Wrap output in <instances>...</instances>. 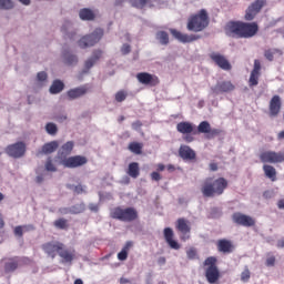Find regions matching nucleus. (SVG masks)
<instances>
[{"mask_svg": "<svg viewBox=\"0 0 284 284\" xmlns=\"http://www.w3.org/2000/svg\"><path fill=\"white\" fill-rule=\"evenodd\" d=\"M263 172L266 179H270L273 183L276 181V169L270 164L263 165Z\"/></svg>", "mask_w": 284, "mask_h": 284, "instance_id": "obj_28", "label": "nucleus"}, {"mask_svg": "<svg viewBox=\"0 0 284 284\" xmlns=\"http://www.w3.org/2000/svg\"><path fill=\"white\" fill-rule=\"evenodd\" d=\"M151 179H152V181H161V173L156 172V171L152 172Z\"/></svg>", "mask_w": 284, "mask_h": 284, "instance_id": "obj_53", "label": "nucleus"}, {"mask_svg": "<svg viewBox=\"0 0 284 284\" xmlns=\"http://www.w3.org/2000/svg\"><path fill=\"white\" fill-rule=\"evenodd\" d=\"M166 170L168 172H176V166H174L173 164H169L166 165Z\"/></svg>", "mask_w": 284, "mask_h": 284, "instance_id": "obj_59", "label": "nucleus"}, {"mask_svg": "<svg viewBox=\"0 0 284 284\" xmlns=\"http://www.w3.org/2000/svg\"><path fill=\"white\" fill-rule=\"evenodd\" d=\"M73 150H74V142L68 141L58 151V159H60L61 165H63V168H68L69 170L81 168L88 163V158L83 155L70 156Z\"/></svg>", "mask_w": 284, "mask_h": 284, "instance_id": "obj_1", "label": "nucleus"}, {"mask_svg": "<svg viewBox=\"0 0 284 284\" xmlns=\"http://www.w3.org/2000/svg\"><path fill=\"white\" fill-rule=\"evenodd\" d=\"M277 207H278V210H284V200H280L277 202Z\"/></svg>", "mask_w": 284, "mask_h": 284, "instance_id": "obj_61", "label": "nucleus"}, {"mask_svg": "<svg viewBox=\"0 0 284 284\" xmlns=\"http://www.w3.org/2000/svg\"><path fill=\"white\" fill-rule=\"evenodd\" d=\"M136 79L139 83H142V85H150L151 88H156V85L161 83L158 75L148 72L138 73Z\"/></svg>", "mask_w": 284, "mask_h": 284, "instance_id": "obj_14", "label": "nucleus"}, {"mask_svg": "<svg viewBox=\"0 0 284 284\" xmlns=\"http://www.w3.org/2000/svg\"><path fill=\"white\" fill-rule=\"evenodd\" d=\"M101 39H103V29L98 28L92 33L82 37L79 40L78 45L82 49L92 48L93 45H97Z\"/></svg>", "mask_w": 284, "mask_h": 284, "instance_id": "obj_8", "label": "nucleus"}, {"mask_svg": "<svg viewBox=\"0 0 284 284\" xmlns=\"http://www.w3.org/2000/svg\"><path fill=\"white\" fill-rule=\"evenodd\" d=\"M73 192L75 194H83V192H85V189H83V185L80 184V185L74 186Z\"/></svg>", "mask_w": 284, "mask_h": 284, "instance_id": "obj_52", "label": "nucleus"}, {"mask_svg": "<svg viewBox=\"0 0 284 284\" xmlns=\"http://www.w3.org/2000/svg\"><path fill=\"white\" fill-rule=\"evenodd\" d=\"M89 210H90L91 212H99V205H97V204H90V205H89Z\"/></svg>", "mask_w": 284, "mask_h": 284, "instance_id": "obj_56", "label": "nucleus"}, {"mask_svg": "<svg viewBox=\"0 0 284 284\" xmlns=\"http://www.w3.org/2000/svg\"><path fill=\"white\" fill-rule=\"evenodd\" d=\"M103 57V51L97 49L92 52V55L84 62V72L91 70L94 64Z\"/></svg>", "mask_w": 284, "mask_h": 284, "instance_id": "obj_22", "label": "nucleus"}, {"mask_svg": "<svg viewBox=\"0 0 284 284\" xmlns=\"http://www.w3.org/2000/svg\"><path fill=\"white\" fill-rule=\"evenodd\" d=\"M158 263H159V265H165V263H166V260H165V257H159L158 258Z\"/></svg>", "mask_w": 284, "mask_h": 284, "instance_id": "obj_60", "label": "nucleus"}, {"mask_svg": "<svg viewBox=\"0 0 284 284\" xmlns=\"http://www.w3.org/2000/svg\"><path fill=\"white\" fill-rule=\"evenodd\" d=\"M261 77V73H255L254 71H251V75L248 79V85L250 88H254V85H258V78Z\"/></svg>", "mask_w": 284, "mask_h": 284, "instance_id": "obj_39", "label": "nucleus"}, {"mask_svg": "<svg viewBox=\"0 0 284 284\" xmlns=\"http://www.w3.org/2000/svg\"><path fill=\"white\" fill-rule=\"evenodd\" d=\"M175 227L178 232L182 233L181 241H189L190 233L192 232V225L190 224V221L184 217H180L176 221Z\"/></svg>", "mask_w": 284, "mask_h": 284, "instance_id": "obj_15", "label": "nucleus"}, {"mask_svg": "<svg viewBox=\"0 0 284 284\" xmlns=\"http://www.w3.org/2000/svg\"><path fill=\"white\" fill-rule=\"evenodd\" d=\"M232 221L235 225H242V227H254L256 225V221L252 216L241 212L233 213Z\"/></svg>", "mask_w": 284, "mask_h": 284, "instance_id": "obj_13", "label": "nucleus"}, {"mask_svg": "<svg viewBox=\"0 0 284 284\" xmlns=\"http://www.w3.org/2000/svg\"><path fill=\"white\" fill-rule=\"evenodd\" d=\"M212 61L219 65L222 70H232V64H230V61L225 59L223 55L220 53H212L211 55Z\"/></svg>", "mask_w": 284, "mask_h": 284, "instance_id": "obj_23", "label": "nucleus"}, {"mask_svg": "<svg viewBox=\"0 0 284 284\" xmlns=\"http://www.w3.org/2000/svg\"><path fill=\"white\" fill-rule=\"evenodd\" d=\"M63 88H65V84L61 82V80L53 81L52 85L50 87V93L51 94H59V92H63Z\"/></svg>", "mask_w": 284, "mask_h": 284, "instance_id": "obj_31", "label": "nucleus"}, {"mask_svg": "<svg viewBox=\"0 0 284 284\" xmlns=\"http://www.w3.org/2000/svg\"><path fill=\"white\" fill-rule=\"evenodd\" d=\"M83 212V207L79 205H74L71 209H63L64 214H81Z\"/></svg>", "mask_w": 284, "mask_h": 284, "instance_id": "obj_41", "label": "nucleus"}, {"mask_svg": "<svg viewBox=\"0 0 284 284\" xmlns=\"http://www.w3.org/2000/svg\"><path fill=\"white\" fill-rule=\"evenodd\" d=\"M59 149V142L58 141H51L42 146V154H52V152H57Z\"/></svg>", "mask_w": 284, "mask_h": 284, "instance_id": "obj_29", "label": "nucleus"}, {"mask_svg": "<svg viewBox=\"0 0 284 284\" xmlns=\"http://www.w3.org/2000/svg\"><path fill=\"white\" fill-rule=\"evenodd\" d=\"M126 174L131 176V179H139L141 174V169L139 168V162H131L129 164Z\"/></svg>", "mask_w": 284, "mask_h": 284, "instance_id": "obj_27", "label": "nucleus"}, {"mask_svg": "<svg viewBox=\"0 0 284 284\" xmlns=\"http://www.w3.org/2000/svg\"><path fill=\"white\" fill-rule=\"evenodd\" d=\"M265 265L266 267H274V265H276V257L268 253Z\"/></svg>", "mask_w": 284, "mask_h": 284, "instance_id": "obj_47", "label": "nucleus"}, {"mask_svg": "<svg viewBox=\"0 0 284 284\" xmlns=\"http://www.w3.org/2000/svg\"><path fill=\"white\" fill-rule=\"evenodd\" d=\"M121 52L122 54H130V52H132V47H130V44H123L121 48Z\"/></svg>", "mask_w": 284, "mask_h": 284, "instance_id": "obj_51", "label": "nucleus"}, {"mask_svg": "<svg viewBox=\"0 0 284 284\" xmlns=\"http://www.w3.org/2000/svg\"><path fill=\"white\" fill-rule=\"evenodd\" d=\"M234 90H236V87L232 81L217 82L216 85L212 88L214 94H227L230 92H234Z\"/></svg>", "mask_w": 284, "mask_h": 284, "instance_id": "obj_18", "label": "nucleus"}, {"mask_svg": "<svg viewBox=\"0 0 284 284\" xmlns=\"http://www.w3.org/2000/svg\"><path fill=\"white\" fill-rule=\"evenodd\" d=\"M164 239L172 250H181L179 242L174 241V231L171 227L164 229Z\"/></svg>", "mask_w": 284, "mask_h": 284, "instance_id": "obj_24", "label": "nucleus"}, {"mask_svg": "<svg viewBox=\"0 0 284 284\" xmlns=\"http://www.w3.org/2000/svg\"><path fill=\"white\" fill-rule=\"evenodd\" d=\"M110 216L111 219L122 221L123 223H132V221H136L139 219V212H136V209L134 207L123 209L118 206L111 210Z\"/></svg>", "mask_w": 284, "mask_h": 284, "instance_id": "obj_7", "label": "nucleus"}, {"mask_svg": "<svg viewBox=\"0 0 284 284\" xmlns=\"http://www.w3.org/2000/svg\"><path fill=\"white\" fill-rule=\"evenodd\" d=\"M165 170V164H158V172H163Z\"/></svg>", "mask_w": 284, "mask_h": 284, "instance_id": "obj_62", "label": "nucleus"}, {"mask_svg": "<svg viewBox=\"0 0 284 284\" xmlns=\"http://www.w3.org/2000/svg\"><path fill=\"white\" fill-rule=\"evenodd\" d=\"M13 233L16 236H19L21 239L23 236V226H16Z\"/></svg>", "mask_w": 284, "mask_h": 284, "instance_id": "obj_49", "label": "nucleus"}, {"mask_svg": "<svg viewBox=\"0 0 284 284\" xmlns=\"http://www.w3.org/2000/svg\"><path fill=\"white\" fill-rule=\"evenodd\" d=\"M281 54V50L278 49H267L264 51V57L267 61H274V55Z\"/></svg>", "mask_w": 284, "mask_h": 284, "instance_id": "obj_37", "label": "nucleus"}, {"mask_svg": "<svg viewBox=\"0 0 284 284\" xmlns=\"http://www.w3.org/2000/svg\"><path fill=\"white\" fill-rule=\"evenodd\" d=\"M251 72H255L256 74H261V61L254 60V67Z\"/></svg>", "mask_w": 284, "mask_h": 284, "instance_id": "obj_48", "label": "nucleus"}, {"mask_svg": "<svg viewBox=\"0 0 284 284\" xmlns=\"http://www.w3.org/2000/svg\"><path fill=\"white\" fill-rule=\"evenodd\" d=\"M265 6H267V0L253 1L245 10L244 21H254Z\"/></svg>", "mask_w": 284, "mask_h": 284, "instance_id": "obj_9", "label": "nucleus"}, {"mask_svg": "<svg viewBox=\"0 0 284 284\" xmlns=\"http://www.w3.org/2000/svg\"><path fill=\"white\" fill-rule=\"evenodd\" d=\"M47 172H57V165L52 162V158H49L44 164Z\"/></svg>", "mask_w": 284, "mask_h": 284, "instance_id": "obj_45", "label": "nucleus"}, {"mask_svg": "<svg viewBox=\"0 0 284 284\" xmlns=\"http://www.w3.org/2000/svg\"><path fill=\"white\" fill-rule=\"evenodd\" d=\"M210 170H211V172H216V170H219V164H216V163H211V164H210Z\"/></svg>", "mask_w": 284, "mask_h": 284, "instance_id": "obj_57", "label": "nucleus"}, {"mask_svg": "<svg viewBox=\"0 0 284 284\" xmlns=\"http://www.w3.org/2000/svg\"><path fill=\"white\" fill-rule=\"evenodd\" d=\"M45 132H47V134L54 136L57 134V132H59V128H57V124L49 122L45 124Z\"/></svg>", "mask_w": 284, "mask_h": 284, "instance_id": "obj_38", "label": "nucleus"}, {"mask_svg": "<svg viewBox=\"0 0 284 284\" xmlns=\"http://www.w3.org/2000/svg\"><path fill=\"white\" fill-rule=\"evenodd\" d=\"M120 283L121 284H126V283H130V280L125 278V277H121L120 278Z\"/></svg>", "mask_w": 284, "mask_h": 284, "instance_id": "obj_63", "label": "nucleus"}, {"mask_svg": "<svg viewBox=\"0 0 284 284\" xmlns=\"http://www.w3.org/2000/svg\"><path fill=\"white\" fill-rule=\"evenodd\" d=\"M130 152H133V154H142L143 152V144L139 142H131L129 144Z\"/></svg>", "mask_w": 284, "mask_h": 284, "instance_id": "obj_34", "label": "nucleus"}, {"mask_svg": "<svg viewBox=\"0 0 284 284\" xmlns=\"http://www.w3.org/2000/svg\"><path fill=\"white\" fill-rule=\"evenodd\" d=\"M79 17L81 21H94L97 19V13L92 9L83 8L79 11Z\"/></svg>", "mask_w": 284, "mask_h": 284, "instance_id": "obj_26", "label": "nucleus"}, {"mask_svg": "<svg viewBox=\"0 0 284 284\" xmlns=\"http://www.w3.org/2000/svg\"><path fill=\"white\" fill-rule=\"evenodd\" d=\"M37 79L38 81H48V73H45V71H41L37 74Z\"/></svg>", "mask_w": 284, "mask_h": 284, "instance_id": "obj_50", "label": "nucleus"}, {"mask_svg": "<svg viewBox=\"0 0 284 284\" xmlns=\"http://www.w3.org/2000/svg\"><path fill=\"white\" fill-rule=\"evenodd\" d=\"M186 256L190 261H194L196 258H199V253L196 251V248L194 247H190L187 251H186Z\"/></svg>", "mask_w": 284, "mask_h": 284, "instance_id": "obj_44", "label": "nucleus"}, {"mask_svg": "<svg viewBox=\"0 0 284 284\" xmlns=\"http://www.w3.org/2000/svg\"><path fill=\"white\" fill-rule=\"evenodd\" d=\"M134 245L132 241H128L125 245L122 247L121 252L118 253L119 261H128V254L130 253V248Z\"/></svg>", "mask_w": 284, "mask_h": 284, "instance_id": "obj_30", "label": "nucleus"}, {"mask_svg": "<svg viewBox=\"0 0 284 284\" xmlns=\"http://www.w3.org/2000/svg\"><path fill=\"white\" fill-rule=\"evenodd\" d=\"M8 156L11 159H21V156H26V143L24 142H16L10 144L4 150Z\"/></svg>", "mask_w": 284, "mask_h": 284, "instance_id": "obj_12", "label": "nucleus"}, {"mask_svg": "<svg viewBox=\"0 0 284 284\" xmlns=\"http://www.w3.org/2000/svg\"><path fill=\"white\" fill-rule=\"evenodd\" d=\"M54 227L57 230H68L70 227V224H68V220L60 217L53 222Z\"/></svg>", "mask_w": 284, "mask_h": 284, "instance_id": "obj_35", "label": "nucleus"}, {"mask_svg": "<svg viewBox=\"0 0 284 284\" xmlns=\"http://www.w3.org/2000/svg\"><path fill=\"white\" fill-rule=\"evenodd\" d=\"M281 108H283L281 95H273L268 104L270 116L281 114Z\"/></svg>", "mask_w": 284, "mask_h": 284, "instance_id": "obj_19", "label": "nucleus"}, {"mask_svg": "<svg viewBox=\"0 0 284 284\" xmlns=\"http://www.w3.org/2000/svg\"><path fill=\"white\" fill-rule=\"evenodd\" d=\"M142 125H143V123H141V121H139V120L132 123V128L134 130H139V128H141Z\"/></svg>", "mask_w": 284, "mask_h": 284, "instance_id": "obj_55", "label": "nucleus"}, {"mask_svg": "<svg viewBox=\"0 0 284 284\" xmlns=\"http://www.w3.org/2000/svg\"><path fill=\"white\" fill-rule=\"evenodd\" d=\"M156 40L160 41L161 45H168L170 43V34L165 31L156 32Z\"/></svg>", "mask_w": 284, "mask_h": 284, "instance_id": "obj_32", "label": "nucleus"}, {"mask_svg": "<svg viewBox=\"0 0 284 284\" xmlns=\"http://www.w3.org/2000/svg\"><path fill=\"white\" fill-rule=\"evenodd\" d=\"M229 182L225 178H206L201 185V193L204 199L221 196L227 190Z\"/></svg>", "mask_w": 284, "mask_h": 284, "instance_id": "obj_4", "label": "nucleus"}, {"mask_svg": "<svg viewBox=\"0 0 284 284\" xmlns=\"http://www.w3.org/2000/svg\"><path fill=\"white\" fill-rule=\"evenodd\" d=\"M170 33L174 39L180 41V43H192L194 41H199L201 39V36L197 34H187V33H182L181 31L176 29H170Z\"/></svg>", "mask_w": 284, "mask_h": 284, "instance_id": "obj_17", "label": "nucleus"}, {"mask_svg": "<svg viewBox=\"0 0 284 284\" xmlns=\"http://www.w3.org/2000/svg\"><path fill=\"white\" fill-rule=\"evenodd\" d=\"M261 163H283L284 153L276 151H262L260 153Z\"/></svg>", "mask_w": 284, "mask_h": 284, "instance_id": "obj_11", "label": "nucleus"}, {"mask_svg": "<svg viewBox=\"0 0 284 284\" xmlns=\"http://www.w3.org/2000/svg\"><path fill=\"white\" fill-rule=\"evenodd\" d=\"M19 267V262L17 260H11L4 264V272L10 274V272H14Z\"/></svg>", "mask_w": 284, "mask_h": 284, "instance_id": "obj_33", "label": "nucleus"}, {"mask_svg": "<svg viewBox=\"0 0 284 284\" xmlns=\"http://www.w3.org/2000/svg\"><path fill=\"white\" fill-rule=\"evenodd\" d=\"M217 252L222 254H232L234 252V243L227 239H221L216 242Z\"/></svg>", "mask_w": 284, "mask_h": 284, "instance_id": "obj_20", "label": "nucleus"}, {"mask_svg": "<svg viewBox=\"0 0 284 284\" xmlns=\"http://www.w3.org/2000/svg\"><path fill=\"white\" fill-rule=\"evenodd\" d=\"M197 132L200 134H206V139H215V136H219L221 134V129H212V125L207 121H202L197 125Z\"/></svg>", "mask_w": 284, "mask_h": 284, "instance_id": "obj_16", "label": "nucleus"}, {"mask_svg": "<svg viewBox=\"0 0 284 284\" xmlns=\"http://www.w3.org/2000/svg\"><path fill=\"white\" fill-rule=\"evenodd\" d=\"M176 131L180 132V134H186L184 136V141L186 143H192V141H194V136H192L191 134H196V131L192 122H179L176 124Z\"/></svg>", "mask_w": 284, "mask_h": 284, "instance_id": "obj_10", "label": "nucleus"}, {"mask_svg": "<svg viewBox=\"0 0 284 284\" xmlns=\"http://www.w3.org/2000/svg\"><path fill=\"white\" fill-rule=\"evenodd\" d=\"M207 26H210V16L207 10L201 9L189 17L186 28L190 32H203Z\"/></svg>", "mask_w": 284, "mask_h": 284, "instance_id": "obj_5", "label": "nucleus"}, {"mask_svg": "<svg viewBox=\"0 0 284 284\" xmlns=\"http://www.w3.org/2000/svg\"><path fill=\"white\" fill-rule=\"evenodd\" d=\"M88 85H82L75 89H71L68 91V97L71 100L80 99V97H84V94H88Z\"/></svg>", "mask_w": 284, "mask_h": 284, "instance_id": "obj_25", "label": "nucleus"}, {"mask_svg": "<svg viewBox=\"0 0 284 284\" xmlns=\"http://www.w3.org/2000/svg\"><path fill=\"white\" fill-rule=\"evenodd\" d=\"M36 181H37L38 183H43V175H38V176L36 178Z\"/></svg>", "mask_w": 284, "mask_h": 284, "instance_id": "obj_64", "label": "nucleus"}, {"mask_svg": "<svg viewBox=\"0 0 284 284\" xmlns=\"http://www.w3.org/2000/svg\"><path fill=\"white\" fill-rule=\"evenodd\" d=\"M226 31L237 39H252L258 34V22L230 21Z\"/></svg>", "mask_w": 284, "mask_h": 284, "instance_id": "obj_3", "label": "nucleus"}, {"mask_svg": "<svg viewBox=\"0 0 284 284\" xmlns=\"http://www.w3.org/2000/svg\"><path fill=\"white\" fill-rule=\"evenodd\" d=\"M148 1L150 0H131V4L133 8H140L143 9L145 6H148Z\"/></svg>", "mask_w": 284, "mask_h": 284, "instance_id": "obj_46", "label": "nucleus"}, {"mask_svg": "<svg viewBox=\"0 0 284 284\" xmlns=\"http://www.w3.org/2000/svg\"><path fill=\"white\" fill-rule=\"evenodd\" d=\"M14 3L11 0H0V10H12Z\"/></svg>", "mask_w": 284, "mask_h": 284, "instance_id": "obj_43", "label": "nucleus"}, {"mask_svg": "<svg viewBox=\"0 0 284 284\" xmlns=\"http://www.w3.org/2000/svg\"><path fill=\"white\" fill-rule=\"evenodd\" d=\"M128 99V92L125 90H120L115 93V101L118 103H123Z\"/></svg>", "mask_w": 284, "mask_h": 284, "instance_id": "obj_42", "label": "nucleus"}, {"mask_svg": "<svg viewBox=\"0 0 284 284\" xmlns=\"http://www.w3.org/2000/svg\"><path fill=\"white\" fill-rule=\"evenodd\" d=\"M219 258L209 256L204 260V276L210 284H216L221 281V270H219Z\"/></svg>", "mask_w": 284, "mask_h": 284, "instance_id": "obj_6", "label": "nucleus"}, {"mask_svg": "<svg viewBox=\"0 0 284 284\" xmlns=\"http://www.w3.org/2000/svg\"><path fill=\"white\" fill-rule=\"evenodd\" d=\"M42 250L50 258H57L58 254L62 258V263H72L77 258V251L67 248L65 244L59 241L42 244Z\"/></svg>", "mask_w": 284, "mask_h": 284, "instance_id": "obj_2", "label": "nucleus"}, {"mask_svg": "<svg viewBox=\"0 0 284 284\" xmlns=\"http://www.w3.org/2000/svg\"><path fill=\"white\" fill-rule=\"evenodd\" d=\"M250 278H252V272L250 267L246 266L240 275V281H242V283H250Z\"/></svg>", "mask_w": 284, "mask_h": 284, "instance_id": "obj_36", "label": "nucleus"}, {"mask_svg": "<svg viewBox=\"0 0 284 284\" xmlns=\"http://www.w3.org/2000/svg\"><path fill=\"white\" fill-rule=\"evenodd\" d=\"M276 247L282 250L284 247V237L277 241Z\"/></svg>", "mask_w": 284, "mask_h": 284, "instance_id": "obj_58", "label": "nucleus"}, {"mask_svg": "<svg viewBox=\"0 0 284 284\" xmlns=\"http://www.w3.org/2000/svg\"><path fill=\"white\" fill-rule=\"evenodd\" d=\"M64 60L67 65H74V63H78L79 59L74 54L64 53Z\"/></svg>", "mask_w": 284, "mask_h": 284, "instance_id": "obj_40", "label": "nucleus"}, {"mask_svg": "<svg viewBox=\"0 0 284 284\" xmlns=\"http://www.w3.org/2000/svg\"><path fill=\"white\" fill-rule=\"evenodd\" d=\"M179 156H181L183 161H195L196 152L189 145H181L179 149Z\"/></svg>", "mask_w": 284, "mask_h": 284, "instance_id": "obj_21", "label": "nucleus"}, {"mask_svg": "<svg viewBox=\"0 0 284 284\" xmlns=\"http://www.w3.org/2000/svg\"><path fill=\"white\" fill-rule=\"evenodd\" d=\"M23 232H33L34 225L28 224V225H22Z\"/></svg>", "mask_w": 284, "mask_h": 284, "instance_id": "obj_54", "label": "nucleus"}]
</instances>
